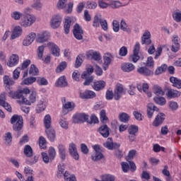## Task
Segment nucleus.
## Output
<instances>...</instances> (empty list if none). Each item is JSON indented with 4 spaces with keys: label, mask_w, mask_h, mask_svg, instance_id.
Masks as SVG:
<instances>
[{
    "label": "nucleus",
    "mask_w": 181,
    "mask_h": 181,
    "mask_svg": "<svg viewBox=\"0 0 181 181\" xmlns=\"http://www.w3.org/2000/svg\"><path fill=\"white\" fill-rule=\"evenodd\" d=\"M14 97L21 100L23 104L25 105H31L36 103V97H37V93L35 89H29V88H24L18 90V92L14 93Z\"/></svg>",
    "instance_id": "obj_1"
},
{
    "label": "nucleus",
    "mask_w": 181,
    "mask_h": 181,
    "mask_svg": "<svg viewBox=\"0 0 181 181\" xmlns=\"http://www.w3.org/2000/svg\"><path fill=\"white\" fill-rule=\"evenodd\" d=\"M10 122L13 125V131H21L23 128V117L21 115H13L10 119Z\"/></svg>",
    "instance_id": "obj_2"
},
{
    "label": "nucleus",
    "mask_w": 181,
    "mask_h": 181,
    "mask_svg": "<svg viewBox=\"0 0 181 181\" xmlns=\"http://www.w3.org/2000/svg\"><path fill=\"white\" fill-rule=\"evenodd\" d=\"M36 22V17L32 14H28L21 20V26L23 28H29Z\"/></svg>",
    "instance_id": "obj_3"
},
{
    "label": "nucleus",
    "mask_w": 181,
    "mask_h": 181,
    "mask_svg": "<svg viewBox=\"0 0 181 181\" xmlns=\"http://www.w3.org/2000/svg\"><path fill=\"white\" fill-rule=\"evenodd\" d=\"M58 9H64L65 13H71L73 11V3L67 5V0H59L57 4Z\"/></svg>",
    "instance_id": "obj_4"
},
{
    "label": "nucleus",
    "mask_w": 181,
    "mask_h": 181,
    "mask_svg": "<svg viewBox=\"0 0 181 181\" xmlns=\"http://www.w3.org/2000/svg\"><path fill=\"white\" fill-rule=\"evenodd\" d=\"M62 22H63V16L62 15H54L50 20V26L52 29H58V28H60Z\"/></svg>",
    "instance_id": "obj_5"
},
{
    "label": "nucleus",
    "mask_w": 181,
    "mask_h": 181,
    "mask_svg": "<svg viewBox=\"0 0 181 181\" xmlns=\"http://www.w3.org/2000/svg\"><path fill=\"white\" fill-rule=\"evenodd\" d=\"M62 110L63 114L66 115L67 112H70V111H73L76 107V104L74 102L66 101V98H63L62 99Z\"/></svg>",
    "instance_id": "obj_6"
},
{
    "label": "nucleus",
    "mask_w": 181,
    "mask_h": 181,
    "mask_svg": "<svg viewBox=\"0 0 181 181\" xmlns=\"http://www.w3.org/2000/svg\"><path fill=\"white\" fill-rule=\"evenodd\" d=\"M126 90L125 88H124V86L121 83H117L115 88L114 91V99L116 101H118L124 94H125Z\"/></svg>",
    "instance_id": "obj_7"
},
{
    "label": "nucleus",
    "mask_w": 181,
    "mask_h": 181,
    "mask_svg": "<svg viewBox=\"0 0 181 181\" xmlns=\"http://www.w3.org/2000/svg\"><path fill=\"white\" fill-rule=\"evenodd\" d=\"M50 37V33L47 31H42L37 34L35 40L37 43H45L49 40Z\"/></svg>",
    "instance_id": "obj_8"
},
{
    "label": "nucleus",
    "mask_w": 181,
    "mask_h": 181,
    "mask_svg": "<svg viewBox=\"0 0 181 181\" xmlns=\"http://www.w3.org/2000/svg\"><path fill=\"white\" fill-rule=\"evenodd\" d=\"M73 122L74 124H78V122H86L88 119V115L86 113H76L73 115Z\"/></svg>",
    "instance_id": "obj_9"
},
{
    "label": "nucleus",
    "mask_w": 181,
    "mask_h": 181,
    "mask_svg": "<svg viewBox=\"0 0 181 181\" xmlns=\"http://www.w3.org/2000/svg\"><path fill=\"white\" fill-rule=\"evenodd\" d=\"M172 42H173V45L171 46V50L174 53H177V52H179L180 49V44L179 43V42H180V38L179 37V35H173Z\"/></svg>",
    "instance_id": "obj_10"
},
{
    "label": "nucleus",
    "mask_w": 181,
    "mask_h": 181,
    "mask_svg": "<svg viewBox=\"0 0 181 181\" xmlns=\"http://www.w3.org/2000/svg\"><path fill=\"white\" fill-rule=\"evenodd\" d=\"M165 118H166V115H165V113H158L152 123L153 127H160V125L163 124Z\"/></svg>",
    "instance_id": "obj_11"
},
{
    "label": "nucleus",
    "mask_w": 181,
    "mask_h": 181,
    "mask_svg": "<svg viewBox=\"0 0 181 181\" xmlns=\"http://www.w3.org/2000/svg\"><path fill=\"white\" fill-rule=\"evenodd\" d=\"M74 36L77 39V40H83V35L84 32L81 27L78 24H75L74 26Z\"/></svg>",
    "instance_id": "obj_12"
},
{
    "label": "nucleus",
    "mask_w": 181,
    "mask_h": 181,
    "mask_svg": "<svg viewBox=\"0 0 181 181\" xmlns=\"http://www.w3.org/2000/svg\"><path fill=\"white\" fill-rule=\"evenodd\" d=\"M47 46L48 49L51 50L53 56H55V57H59L60 56V49H59V47L54 44V42H49L47 44Z\"/></svg>",
    "instance_id": "obj_13"
},
{
    "label": "nucleus",
    "mask_w": 181,
    "mask_h": 181,
    "mask_svg": "<svg viewBox=\"0 0 181 181\" xmlns=\"http://www.w3.org/2000/svg\"><path fill=\"white\" fill-rule=\"evenodd\" d=\"M35 39H36V33H29L23 40V46H30L35 42Z\"/></svg>",
    "instance_id": "obj_14"
},
{
    "label": "nucleus",
    "mask_w": 181,
    "mask_h": 181,
    "mask_svg": "<svg viewBox=\"0 0 181 181\" xmlns=\"http://www.w3.org/2000/svg\"><path fill=\"white\" fill-rule=\"evenodd\" d=\"M75 21L76 18L73 17H66L65 18L64 29L66 35H68L69 32H70V26H71Z\"/></svg>",
    "instance_id": "obj_15"
},
{
    "label": "nucleus",
    "mask_w": 181,
    "mask_h": 181,
    "mask_svg": "<svg viewBox=\"0 0 181 181\" xmlns=\"http://www.w3.org/2000/svg\"><path fill=\"white\" fill-rule=\"evenodd\" d=\"M121 70L123 71L124 73H131V71L135 70V65L131 62H124L121 64Z\"/></svg>",
    "instance_id": "obj_16"
},
{
    "label": "nucleus",
    "mask_w": 181,
    "mask_h": 181,
    "mask_svg": "<svg viewBox=\"0 0 181 181\" xmlns=\"http://www.w3.org/2000/svg\"><path fill=\"white\" fill-rule=\"evenodd\" d=\"M112 59H114V57H112V54H111L110 53H105L103 56V69L104 70H107V69H108V66H110V64H111V62H112Z\"/></svg>",
    "instance_id": "obj_17"
},
{
    "label": "nucleus",
    "mask_w": 181,
    "mask_h": 181,
    "mask_svg": "<svg viewBox=\"0 0 181 181\" xmlns=\"http://www.w3.org/2000/svg\"><path fill=\"white\" fill-rule=\"evenodd\" d=\"M19 63V56L16 54H13L7 63L8 67H15Z\"/></svg>",
    "instance_id": "obj_18"
},
{
    "label": "nucleus",
    "mask_w": 181,
    "mask_h": 181,
    "mask_svg": "<svg viewBox=\"0 0 181 181\" xmlns=\"http://www.w3.org/2000/svg\"><path fill=\"white\" fill-rule=\"evenodd\" d=\"M156 111L157 112H159V108L155 106L153 103H148L147 105V116L148 118H152L153 117V112Z\"/></svg>",
    "instance_id": "obj_19"
},
{
    "label": "nucleus",
    "mask_w": 181,
    "mask_h": 181,
    "mask_svg": "<svg viewBox=\"0 0 181 181\" xmlns=\"http://www.w3.org/2000/svg\"><path fill=\"white\" fill-rule=\"evenodd\" d=\"M152 40H151V32L149 30H146L143 36L141 37V45H151Z\"/></svg>",
    "instance_id": "obj_20"
},
{
    "label": "nucleus",
    "mask_w": 181,
    "mask_h": 181,
    "mask_svg": "<svg viewBox=\"0 0 181 181\" xmlns=\"http://www.w3.org/2000/svg\"><path fill=\"white\" fill-rule=\"evenodd\" d=\"M98 132L103 138H108L110 136V128H108L107 124L100 126L98 129Z\"/></svg>",
    "instance_id": "obj_21"
},
{
    "label": "nucleus",
    "mask_w": 181,
    "mask_h": 181,
    "mask_svg": "<svg viewBox=\"0 0 181 181\" xmlns=\"http://www.w3.org/2000/svg\"><path fill=\"white\" fill-rule=\"evenodd\" d=\"M137 73L141 74V76H150L153 75V71L148 69L146 66H141L137 69Z\"/></svg>",
    "instance_id": "obj_22"
},
{
    "label": "nucleus",
    "mask_w": 181,
    "mask_h": 181,
    "mask_svg": "<svg viewBox=\"0 0 181 181\" xmlns=\"http://www.w3.org/2000/svg\"><path fill=\"white\" fill-rule=\"evenodd\" d=\"M105 81H97L93 83L92 87L95 91H101V90L105 88Z\"/></svg>",
    "instance_id": "obj_23"
},
{
    "label": "nucleus",
    "mask_w": 181,
    "mask_h": 181,
    "mask_svg": "<svg viewBox=\"0 0 181 181\" xmlns=\"http://www.w3.org/2000/svg\"><path fill=\"white\" fill-rule=\"evenodd\" d=\"M45 133L49 141H50V142H54L56 139V132H54V129H53V127L45 129Z\"/></svg>",
    "instance_id": "obj_24"
},
{
    "label": "nucleus",
    "mask_w": 181,
    "mask_h": 181,
    "mask_svg": "<svg viewBox=\"0 0 181 181\" xmlns=\"http://www.w3.org/2000/svg\"><path fill=\"white\" fill-rule=\"evenodd\" d=\"M81 98L90 99L95 98V92L90 90H86L80 94Z\"/></svg>",
    "instance_id": "obj_25"
},
{
    "label": "nucleus",
    "mask_w": 181,
    "mask_h": 181,
    "mask_svg": "<svg viewBox=\"0 0 181 181\" xmlns=\"http://www.w3.org/2000/svg\"><path fill=\"white\" fill-rule=\"evenodd\" d=\"M87 57L93 59L95 62H101V54H100V52L89 51L87 53Z\"/></svg>",
    "instance_id": "obj_26"
},
{
    "label": "nucleus",
    "mask_w": 181,
    "mask_h": 181,
    "mask_svg": "<svg viewBox=\"0 0 181 181\" xmlns=\"http://www.w3.org/2000/svg\"><path fill=\"white\" fill-rule=\"evenodd\" d=\"M105 148H107V149H110V151H112L114 148H118L119 147V145L117 144H114L112 141V139L108 138L107 140L105 141V143L103 144Z\"/></svg>",
    "instance_id": "obj_27"
},
{
    "label": "nucleus",
    "mask_w": 181,
    "mask_h": 181,
    "mask_svg": "<svg viewBox=\"0 0 181 181\" xmlns=\"http://www.w3.org/2000/svg\"><path fill=\"white\" fill-rule=\"evenodd\" d=\"M180 91L175 89H169L166 93L168 98H177L180 97Z\"/></svg>",
    "instance_id": "obj_28"
},
{
    "label": "nucleus",
    "mask_w": 181,
    "mask_h": 181,
    "mask_svg": "<svg viewBox=\"0 0 181 181\" xmlns=\"http://www.w3.org/2000/svg\"><path fill=\"white\" fill-rule=\"evenodd\" d=\"M56 87H67V79L65 76H62L58 78L55 83Z\"/></svg>",
    "instance_id": "obj_29"
},
{
    "label": "nucleus",
    "mask_w": 181,
    "mask_h": 181,
    "mask_svg": "<svg viewBox=\"0 0 181 181\" xmlns=\"http://www.w3.org/2000/svg\"><path fill=\"white\" fill-rule=\"evenodd\" d=\"M22 27L21 26H16L13 29V31L11 34V39H16L20 36H22Z\"/></svg>",
    "instance_id": "obj_30"
},
{
    "label": "nucleus",
    "mask_w": 181,
    "mask_h": 181,
    "mask_svg": "<svg viewBox=\"0 0 181 181\" xmlns=\"http://www.w3.org/2000/svg\"><path fill=\"white\" fill-rule=\"evenodd\" d=\"M120 29L127 33H131L132 32V28H131V25H127L124 20H122L120 22Z\"/></svg>",
    "instance_id": "obj_31"
},
{
    "label": "nucleus",
    "mask_w": 181,
    "mask_h": 181,
    "mask_svg": "<svg viewBox=\"0 0 181 181\" xmlns=\"http://www.w3.org/2000/svg\"><path fill=\"white\" fill-rule=\"evenodd\" d=\"M4 84L6 86V87L9 88L11 87V86L15 85V79L9 77V76H4L3 78Z\"/></svg>",
    "instance_id": "obj_32"
},
{
    "label": "nucleus",
    "mask_w": 181,
    "mask_h": 181,
    "mask_svg": "<svg viewBox=\"0 0 181 181\" xmlns=\"http://www.w3.org/2000/svg\"><path fill=\"white\" fill-rule=\"evenodd\" d=\"M170 81L172 83L173 86L175 87V88L180 89L181 88V79L177 77L171 76L170 78Z\"/></svg>",
    "instance_id": "obj_33"
},
{
    "label": "nucleus",
    "mask_w": 181,
    "mask_h": 181,
    "mask_svg": "<svg viewBox=\"0 0 181 181\" xmlns=\"http://www.w3.org/2000/svg\"><path fill=\"white\" fill-rule=\"evenodd\" d=\"M101 21H103V16L100 14L95 15L93 21V28H100Z\"/></svg>",
    "instance_id": "obj_34"
},
{
    "label": "nucleus",
    "mask_w": 181,
    "mask_h": 181,
    "mask_svg": "<svg viewBox=\"0 0 181 181\" xmlns=\"http://www.w3.org/2000/svg\"><path fill=\"white\" fill-rule=\"evenodd\" d=\"M44 125L45 127V129H49L50 128H53L52 127V117H50V115H47L45 116Z\"/></svg>",
    "instance_id": "obj_35"
},
{
    "label": "nucleus",
    "mask_w": 181,
    "mask_h": 181,
    "mask_svg": "<svg viewBox=\"0 0 181 181\" xmlns=\"http://www.w3.org/2000/svg\"><path fill=\"white\" fill-rule=\"evenodd\" d=\"M58 151L61 159L64 160L66 159V146L63 144L58 145Z\"/></svg>",
    "instance_id": "obj_36"
},
{
    "label": "nucleus",
    "mask_w": 181,
    "mask_h": 181,
    "mask_svg": "<svg viewBox=\"0 0 181 181\" xmlns=\"http://www.w3.org/2000/svg\"><path fill=\"white\" fill-rule=\"evenodd\" d=\"M35 81H36L35 77H33V76L28 77L23 80V81L21 82V86H30V84H33V83H35Z\"/></svg>",
    "instance_id": "obj_37"
},
{
    "label": "nucleus",
    "mask_w": 181,
    "mask_h": 181,
    "mask_svg": "<svg viewBox=\"0 0 181 181\" xmlns=\"http://www.w3.org/2000/svg\"><path fill=\"white\" fill-rule=\"evenodd\" d=\"M91 159L94 162H98V160L104 159V155L101 152L93 153L91 156Z\"/></svg>",
    "instance_id": "obj_38"
},
{
    "label": "nucleus",
    "mask_w": 181,
    "mask_h": 181,
    "mask_svg": "<svg viewBox=\"0 0 181 181\" xmlns=\"http://www.w3.org/2000/svg\"><path fill=\"white\" fill-rule=\"evenodd\" d=\"M24 154L27 158H31V156H33V150L32 149V147L29 145H25L24 147Z\"/></svg>",
    "instance_id": "obj_39"
},
{
    "label": "nucleus",
    "mask_w": 181,
    "mask_h": 181,
    "mask_svg": "<svg viewBox=\"0 0 181 181\" xmlns=\"http://www.w3.org/2000/svg\"><path fill=\"white\" fill-rule=\"evenodd\" d=\"M153 101L156 104H158V105L163 106L166 105V99L163 97H154Z\"/></svg>",
    "instance_id": "obj_40"
},
{
    "label": "nucleus",
    "mask_w": 181,
    "mask_h": 181,
    "mask_svg": "<svg viewBox=\"0 0 181 181\" xmlns=\"http://www.w3.org/2000/svg\"><path fill=\"white\" fill-rule=\"evenodd\" d=\"M129 115L126 112H122L119 115V119L121 122L127 123L129 121Z\"/></svg>",
    "instance_id": "obj_41"
},
{
    "label": "nucleus",
    "mask_w": 181,
    "mask_h": 181,
    "mask_svg": "<svg viewBox=\"0 0 181 181\" xmlns=\"http://www.w3.org/2000/svg\"><path fill=\"white\" fill-rule=\"evenodd\" d=\"M153 90L156 95H165V92L163 91L162 88L158 85H154L153 86Z\"/></svg>",
    "instance_id": "obj_42"
},
{
    "label": "nucleus",
    "mask_w": 181,
    "mask_h": 181,
    "mask_svg": "<svg viewBox=\"0 0 181 181\" xmlns=\"http://www.w3.org/2000/svg\"><path fill=\"white\" fill-rule=\"evenodd\" d=\"M66 67H67V62H62L57 66V67L56 69V73H62V71H64V70H66Z\"/></svg>",
    "instance_id": "obj_43"
},
{
    "label": "nucleus",
    "mask_w": 181,
    "mask_h": 181,
    "mask_svg": "<svg viewBox=\"0 0 181 181\" xmlns=\"http://www.w3.org/2000/svg\"><path fill=\"white\" fill-rule=\"evenodd\" d=\"M62 175L64 177V180L66 181H77V180L76 179V175H70V173L67 171L64 173Z\"/></svg>",
    "instance_id": "obj_44"
},
{
    "label": "nucleus",
    "mask_w": 181,
    "mask_h": 181,
    "mask_svg": "<svg viewBox=\"0 0 181 181\" xmlns=\"http://www.w3.org/2000/svg\"><path fill=\"white\" fill-rule=\"evenodd\" d=\"M94 71V68L93 66H90L87 68L86 71H83L81 74V78H86V77H88V76H91L92 73Z\"/></svg>",
    "instance_id": "obj_45"
},
{
    "label": "nucleus",
    "mask_w": 181,
    "mask_h": 181,
    "mask_svg": "<svg viewBox=\"0 0 181 181\" xmlns=\"http://www.w3.org/2000/svg\"><path fill=\"white\" fill-rule=\"evenodd\" d=\"M65 169L66 166L64 165V163H61L58 165L57 177H62V176H63Z\"/></svg>",
    "instance_id": "obj_46"
},
{
    "label": "nucleus",
    "mask_w": 181,
    "mask_h": 181,
    "mask_svg": "<svg viewBox=\"0 0 181 181\" xmlns=\"http://www.w3.org/2000/svg\"><path fill=\"white\" fill-rule=\"evenodd\" d=\"M95 181H115V176L107 174L102 176V180H95Z\"/></svg>",
    "instance_id": "obj_47"
},
{
    "label": "nucleus",
    "mask_w": 181,
    "mask_h": 181,
    "mask_svg": "<svg viewBox=\"0 0 181 181\" xmlns=\"http://www.w3.org/2000/svg\"><path fill=\"white\" fill-rule=\"evenodd\" d=\"M4 141L6 145H11L12 142V133L8 132L4 134Z\"/></svg>",
    "instance_id": "obj_48"
},
{
    "label": "nucleus",
    "mask_w": 181,
    "mask_h": 181,
    "mask_svg": "<svg viewBox=\"0 0 181 181\" xmlns=\"http://www.w3.org/2000/svg\"><path fill=\"white\" fill-rule=\"evenodd\" d=\"M100 118L101 122L105 124L108 121V117H107V112L105 110H102L100 112Z\"/></svg>",
    "instance_id": "obj_49"
},
{
    "label": "nucleus",
    "mask_w": 181,
    "mask_h": 181,
    "mask_svg": "<svg viewBox=\"0 0 181 181\" xmlns=\"http://www.w3.org/2000/svg\"><path fill=\"white\" fill-rule=\"evenodd\" d=\"M29 74H31L32 76H37V74H39V69L35 64H31L29 69Z\"/></svg>",
    "instance_id": "obj_50"
},
{
    "label": "nucleus",
    "mask_w": 181,
    "mask_h": 181,
    "mask_svg": "<svg viewBox=\"0 0 181 181\" xmlns=\"http://www.w3.org/2000/svg\"><path fill=\"white\" fill-rule=\"evenodd\" d=\"M137 89L139 90V91L143 90L144 93H146L148 90H149V85H148V83H143L142 85L138 83Z\"/></svg>",
    "instance_id": "obj_51"
},
{
    "label": "nucleus",
    "mask_w": 181,
    "mask_h": 181,
    "mask_svg": "<svg viewBox=\"0 0 181 181\" xmlns=\"http://www.w3.org/2000/svg\"><path fill=\"white\" fill-rule=\"evenodd\" d=\"M166 69H168V65L166 64L161 65L160 67H158L156 70L155 74L156 76H159V74H162V73L166 71Z\"/></svg>",
    "instance_id": "obj_52"
},
{
    "label": "nucleus",
    "mask_w": 181,
    "mask_h": 181,
    "mask_svg": "<svg viewBox=\"0 0 181 181\" xmlns=\"http://www.w3.org/2000/svg\"><path fill=\"white\" fill-rule=\"evenodd\" d=\"M168 107L171 111H177L179 108V105L175 101H170L168 103Z\"/></svg>",
    "instance_id": "obj_53"
},
{
    "label": "nucleus",
    "mask_w": 181,
    "mask_h": 181,
    "mask_svg": "<svg viewBox=\"0 0 181 181\" xmlns=\"http://www.w3.org/2000/svg\"><path fill=\"white\" fill-rule=\"evenodd\" d=\"M23 14L19 11H14L11 13V16L14 21H19Z\"/></svg>",
    "instance_id": "obj_54"
},
{
    "label": "nucleus",
    "mask_w": 181,
    "mask_h": 181,
    "mask_svg": "<svg viewBox=\"0 0 181 181\" xmlns=\"http://www.w3.org/2000/svg\"><path fill=\"white\" fill-rule=\"evenodd\" d=\"M139 59V54H136L135 52H133V54L130 55L129 57V62H132L133 63H136Z\"/></svg>",
    "instance_id": "obj_55"
},
{
    "label": "nucleus",
    "mask_w": 181,
    "mask_h": 181,
    "mask_svg": "<svg viewBox=\"0 0 181 181\" xmlns=\"http://www.w3.org/2000/svg\"><path fill=\"white\" fill-rule=\"evenodd\" d=\"M138 127L135 125H131L128 129L129 134L136 135L138 132Z\"/></svg>",
    "instance_id": "obj_56"
},
{
    "label": "nucleus",
    "mask_w": 181,
    "mask_h": 181,
    "mask_svg": "<svg viewBox=\"0 0 181 181\" xmlns=\"http://www.w3.org/2000/svg\"><path fill=\"white\" fill-rule=\"evenodd\" d=\"M36 110L37 112H42V111H45V110H46V105H45L43 101L40 100L37 104Z\"/></svg>",
    "instance_id": "obj_57"
},
{
    "label": "nucleus",
    "mask_w": 181,
    "mask_h": 181,
    "mask_svg": "<svg viewBox=\"0 0 181 181\" xmlns=\"http://www.w3.org/2000/svg\"><path fill=\"white\" fill-rule=\"evenodd\" d=\"M37 83L38 86H47L48 82L44 77H38L37 78Z\"/></svg>",
    "instance_id": "obj_58"
},
{
    "label": "nucleus",
    "mask_w": 181,
    "mask_h": 181,
    "mask_svg": "<svg viewBox=\"0 0 181 181\" xmlns=\"http://www.w3.org/2000/svg\"><path fill=\"white\" fill-rule=\"evenodd\" d=\"M85 79V81L83 83V86H90L91 83H93V81L94 80V77L92 76H85V78H82Z\"/></svg>",
    "instance_id": "obj_59"
},
{
    "label": "nucleus",
    "mask_w": 181,
    "mask_h": 181,
    "mask_svg": "<svg viewBox=\"0 0 181 181\" xmlns=\"http://www.w3.org/2000/svg\"><path fill=\"white\" fill-rule=\"evenodd\" d=\"M112 28L114 32H119L120 25L119 22L118 21L114 20L112 21Z\"/></svg>",
    "instance_id": "obj_60"
},
{
    "label": "nucleus",
    "mask_w": 181,
    "mask_h": 181,
    "mask_svg": "<svg viewBox=\"0 0 181 181\" xmlns=\"http://www.w3.org/2000/svg\"><path fill=\"white\" fill-rule=\"evenodd\" d=\"M21 67H18L13 71V79L18 80V78H19V76L21 74Z\"/></svg>",
    "instance_id": "obj_61"
},
{
    "label": "nucleus",
    "mask_w": 181,
    "mask_h": 181,
    "mask_svg": "<svg viewBox=\"0 0 181 181\" xmlns=\"http://www.w3.org/2000/svg\"><path fill=\"white\" fill-rule=\"evenodd\" d=\"M146 66H147V67H151L153 69V66H155V62L153 61V57H148L147 58Z\"/></svg>",
    "instance_id": "obj_62"
},
{
    "label": "nucleus",
    "mask_w": 181,
    "mask_h": 181,
    "mask_svg": "<svg viewBox=\"0 0 181 181\" xmlns=\"http://www.w3.org/2000/svg\"><path fill=\"white\" fill-rule=\"evenodd\" d=\"M39 145L42 149H45L46 148V139L43 136H40L39 138Z\"/></svg>",
    "instance_id": "obj_63"
},
{
    "label": "nucleus",
    "mask_w": 181,
    "mask_h": 181,
    "mask_svg": "<svg viewBox=\"0 0 181 181\" xmlns=\"http://www.w3.org/2000/svg\"><path fill=\"white\" fill-rule=\"evenodd\" d=\"M173 18L175 22H180L181 21V13L175 12L173 14Z\"/></svg>",
    "instance_id": "obj_64"
}]
</instances>
